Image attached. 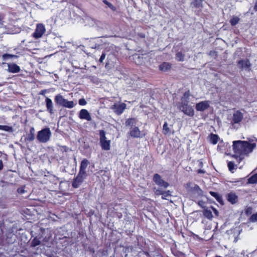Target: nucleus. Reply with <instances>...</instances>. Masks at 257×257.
Listing matches in <instances>:
<instances>
[{
    "label": "nucleus",
    "mask_w": 257,
    "mask_h": 257,
    "mask_svg": "<svg viewBox=\"0 0 257 257\" xmlns=\"http://www.w3.org/2000/svg\"><path fill=\"white\" fill-rule=\"evenodd\" d=\"M218 141V137L216 135L211 134L210 137V142L215 145L216 144Z\"/></svg>",
    "instance_id": "27"
},
{
    "label": "nucleus",
    "mask_w": 257,
    "mask_h": 257,
    "mask_svg": "<svg viewBox=\"0 0 257 257\" xmlns=\"http://www.w3.org/2000/svg\"><path fill=\"white\" fill-rule=\"evenodd\" d=\"M254 9L255 10V11H257V1L256 2V3L255 4V5L254 7Z\"/></svg>",
    "instance_id": "46"
},
{
    "label": "nucleus",
    "mask_w": 257,
    "mask_h": 257,
    "mask_svg": "<svg viewBox=\"0 0 257 257\" xmlns=\"http://www.w3.org/2000/svg\"><path fill=\"white\" fill-rule=\"evenodd\" d=\"M3 60L7 61L10 59L17 58L18 56L15 55L5 54L2 56Z\"/></svg>",
    "instance_id": "24"
},
{
    "label": "nucleus",
    "mask_w": 257,
    "mask_h": 257,
    "mask_svg": "<svg viewBox=\"0 0 257 257\" xmlns=\"http://www.w3.org/2000/svg\"><path fill=\"white\" fill-rule=\"evenodd\" d=\"M243 118V114L239 111H235L232 116V122L233 123H239Z\"/></svg>",
    "instance_id": "13"
},
{
    "label": "nucleus",
    "mask_w": 257,
    "mask_h": 257,
    "mask_svg": "<svg viewBox=\"0 0 257 257\" xmlns=\"http://www.w3.org/2000/svg\"><path fill=\"white\" fill-rule=\"evenodd\" d=\"M248 182L250 184L257 183V174H254L248 179Z\"/></svg>",
    "instance_id": "28"
},
{
    "label": "nucleus",
    "mask_w": 257,
    "mask_h": 257,
    "mask_svg": "<svg viewBox=\"0 0 257 257\" xmlns=\"http://www.w3.org/2000/svg\"><path fill=\"white\" fill-rule=\"evenodd\" d=\"M210 104L209 101H201L196 104V109L199 111H203L209 108Z\"/></svg>",
    "instance_id": "9"
},
{
    "label": "nucleus",
    "mask_w": 257,
    "mask_h": 257,
    "mask_svg": "<svg viewBox=\"0 0 257 257\" xmlns=\"http://www.w3.org/2000/svg\"><path fill=\"white\" fill-rule=\"evenodd\" d=\"M103 3L104 4H105L106 5H107L108 7H111L112 6V5L111 4H110L109 3H108L107 1L106 0H104L103 1Z\"/></svg>",
    "instance_id": "42"
},
{
    "label": "nucleus",
    "mask_w": 257,
    "mask_h": 257,
    "mask_svg": "<svg viewBox=\"0 0 257 257\" xmlns=\"http://www.w3.org/2000/svg\"><path fill=\"white\" fill-rule=\"evenodd\" d=\"M250 221L251 222H256L257 221V213L255 214H252L250 217Z\"/></svg>",
    "instance_id": "37"
},
{
    "label": "nucleus",
    "mask_w": 257,
    "mask_h": 257,
    "mask_svg": "<svg viewBox=\"0 0 257 257\" xmlns=\"http://www.w3.org/2000/svg\"><path fill=\"white\" fill-rule=\"evenodd\" d=\"M255 141L257 142V139H255Z\"/></svg>",
    "instance_id": "53"
},
{
    "label": "nucleus",
    "mask_w": 257,
    "mask_h": 257,
    "mask_svg": "<svg viewBox=\"0 0 257 257\" xmlns=\"http://www.w3.org/2000/svg\"><path fill=\"white\" fill-rule=\"evenodd\" d=\"M86 176L87 174H83L79 172L77 176L73 181L72 186L75 188H78L86 178Z\"/></svg>",
    "instance_id": "5"
},
{
    "label": "nucleus",
    "mask_w": 257,
    "mask_h": 257,
    "mask_svg": "<svg viewBox=\"0 0 257 257\" xmlns=\"http://www.w3.org/2000/svg\"><path fill=\"white\" fill-rule=\"evenodd\" d=\"M46 32V29L44 25L42 24H38L37 25L35 32L33 34V36L35 39H38L42 37Z\"/></svg>",
    "instance_id": "6"
},
{
    "label": "nucleus",
    "mask_w": 257,
    "mask_h": 257,
    "mask_svg": "<svg viewBox=\"0 0 257 257\" xmlns=\"http://www.w3.org/2000/svg\"><path fill=\"white\" fill-rule=\"evenodd\" d=\"M105 56H106L105 54L104 53H103L102 54V55H101V57H100V59H99V61L100 63H102V62L103 61V60L105 59Z\"/></svg>",
    "instance_id": "39"
},
{
    "label": "nucleus",
    "mask_w": 257,
    "mask_h": 257,
    "mask_svg": "<svg viewBox=\"0 0 257 257\" xmlns=\"http://www.w3.org/2000/svg\"><path fill=\"white\" fill-rule=\"evenodd\" d=\"M153 191H154L155 194L156 195H158V196H159V195H163V194L164 192V191H163L161 189H160V188H157V187L154 188H153Z\"/></svg>",
    "instance_id": "33"
},
{
    "label": "nucleus",
    "mask_w": 257,
    "mask_h": 257,
    "mask_svg": "<svg viewBox=\"0 0 257 257\" xmlns=\"http://www.w3.org/2000/svg\"><path fill=\"white\" fill-rule=\"evenodd\" d=\"M34 139H35L34 134L32 135L31 134H30L28 137V140L30 141H33L34 140Z\"/></svg>",
    "instance_id": "40"
},
{
    "label": "nucleus",
    "mask_w": 257,
    "mask_h": 257,
    "mask_svg": "<svg viewBox=\"0 0 257 257\" xmlns=\"http://www.w3.org/2000/svg\"><path fill=\"white\" fill-rule=\"evenodd\" d=\"M198 173H204V171L202 170H198Z\"/></svg>",
    "instance_id": "51"
},
{
    "label": "nucleus",
    "mask_w": 257,
    "mask_h": 257,
    "mask_svg": "<svg viewBox=\"0 0 257 257\" xmlns=\"http://www.w3.org/2000/svg\"><path fill=\"white\" fill-rule=\"evenodd\" d=\"M176 59L180 61H183L184 59V55L181 52H178L176 54Z\"/></svg>",
    "instance_id": "35"
},
{
    "label": "nucleus",
    "mask_w": 257,
    "mask_h": 257,
    "mask_svg": "<svg viewBox=\"0 0 257 257\" xmlns=\"http://www.w3.org/2000/svg\"><path fill=\"white\" fill-rule=\"evenodd\" d=\"M79 117L81 119H85L87 121H90L92 119L90 113L85 109H82L80 111Z\"/></svg>",
    "instance_id": "11"
},
{
    "label": "nucleus",
    "mask_w": 257,
    "mask_h": 257,
    "mask_svg": "<svg viewBox=\"0 0 257 257\" xmlns=\"http://www.w3.org/2000/svg\"><path fill=\"white\" fill-rule=\"evenodd\" d=\"M137 120L135 118H131L127 119L125 121L126 126H135L136 124Z\"/></svg>",
    "instance_id": "21"
},
{
    "label": "nucleus",
    "mask_w": 257,
    "mask_h": 257,
    "mask_svg": "<svg viewBox=\"0 0 257 257\" xmlns=\"http://www.w3.org/2000/svg\"><path fill=\"white\" fill-rule=\"evenodd\" d=\"M30 132V134H31L32 135L34 134V132H35L34 128V127L31 128Z\"/></svg>",
    "instance_id": "44"
},
{
    "label": "nucleus",
    "mask_w": 257,
    "mask_h": 257,
    "mask_svg": "<svg viewBox=\"0 0 257 257\" xmlns=\"http://www.w3.org/2000/svg\"><path fill=\"white\" fill-rule=\"evenodd\" d=\"M74 105L75 104L73 101H68L66 99L63 106L68 108H72Z\"/></svg>",
    "instance_id": "25"
},
{
    "label": "nucleus",
    "mask_w": 257,
    "mask_h": 257,
    "mask_svg": "<svg viewBox=\"0 0 257 257\" xmlns=\"http://www.w3.org/2000/svg\"><path fill=\"white\" fill-rule=\"evenodd\" d=\"M130 135L133 138H143L144 135L141 133L138 127H132L129 133Z\"/></svg>",
    "instance_id": "10"
},
{
    "label": "nucleus",
    "mask_w": 257,
    "mask_h": 257,
    "mask_svg": "<svg viewBox=\"0 0 257 257\" xmlns=\"http://www.w3.org/2000/svg\"><path fill=\"white\" fill-rule=\"evenodd\" d=\"M228 167L229 169V170L232 172V170L234 168V164L232 162H229L228 163Z\"/></svg>",
    "instance_id": "36"
},
{
    "label": "nucleus",
    "mask_w": 257,
    "mask_h": 257,
    "mask_svg": "<svg viewBox=\"0 0 257 257\" xmlns=\"http://www.w3.org/2000/svg\"><path fill=\"white\" fill-rule=\"evenodd\" d=\"M199 166H200V167H202V166H203V163H202V161H199Z\"/></svg>",
    "instance_id": "49"
},
{
    "label": "nucleus",
    "mask_w": 257,
    "mask_h": 257,
    "mask_svg": "<svg viewBox=\"0 0 257 257\" xmlns=\"http://www.w3.org/2000/svg\"><path fill=\"white\" fill-rule=\"evenodd\" d=\"M66 99H65L61 95L58 94L56 95L55 97V102L59 105L63 106L65 101Z\"/></svg>",
    "instance_id": "18"
},
{
    "label": "nucleus",
    "mask_w": 257,
    "mask_h": 257,
    "mask_svg": "<svg viewBox=\"0 0 257 257\" xmlns=\"http://www.w3.org/2000/svg\"><path fill=\"white\" fill-rule=\"evenodd\" d=\"M153 181L156 185L163 188H167L169 186V183L165 181L158 174L154 175Z\"/></svg>",
    "instance_id": "7"
},
{
    "label": "nucleus",
    "mask_w": 257,
    "mask_h": 257,
    "mask_svg": "<svg viewBox=\"0 0 257 257\" xmlns=\"http://www.w3.org/2000/svg\"><path fill=\"white\" fill-rule=\"evenodd\" d=\"M190 95V94L189 91L185 92L183 95V96L181 98V102L186 103V100H187L189 101V98Z\"/></svg>",
    "instance_id": "31"
},
{
    "label": "nucleus",
    "mask_w": 257,
    "mask_h": 257,
    "mask_svg": "<svg viewBox=\"0 0 257 257\" xmlns=\"http://www.w3.org/2000/svg\"><path fill=\"white\" fill-rule=\"evenodd\" d=\"M8 71L9 72L16 73L20 71V67L15 63H8Z\"/></svg>",
    "instance_id": "15"
},
{
    "label": "nucleus",
    "mask_w": 257,
    "mask_h": 257,
    "mask_svg": "<svg viewBox=\"0 0 257 257\" xmlns=\"http://www.w3.org/2000/svg\"><path fill=\"white\" fill-rule=\"evenodd\" d=\"M87 104L86 101L84 98H81L79 100V104L80 105H85Z\"/></svg>",
    "instance_id": "38"
},
{
    "label": "nucleus",
    "mask_w": 257,
    "mask_h": 257,
    "mask_svg": "<svg viewBox=\"0 0 257 257\" xmlns=\"http://www.w3.org/2000/svg\"><path fill=\"white\" fill-rule=\"evenodd\" d=\"M198 204L199 205L203 207V202L202 201H199L198 202Z\"/></svg>",
    "instance_id": "50"
},
{
    "label": "nucleus",
    "mask_w": 257,
    "mask_h": 257,
    "mask_svg": "<svg viewBox=\"0 0 257 257\" xmlns=\"http://www.w3.org/2000/svg\"><path fill=\"white\" fill-rule=\"evenodd\" d=\"M212 210H213L214 213H215V214L217 216L218 215V212L216 210V209H215L214 208H212Z\"/></svg>",
    "instance_id": "43"
},
{
    "label": "nucleus",
    "mask_w": 257,
    "mask_h": 257,
    "mask_svg": "<svg viewBox=\"0 0 257 257\" xmlns=\"http://www.w3.org/2000/svg\"><path fill=\"white\" fill-rule=\"evenodd\" d=\"M171 68V65L169 63L167 62H164L162 64H161L159 66L160 70L163 71H166L170 69Z\"/></svg>",
    "instance_id": "19"
},
{
    "label": "nucleus",
    "mask_w": 257,
    "mask_h": 257,
    "mask_svg": "<svg viewBox=\"0 0 257 257\" xmlns=\"http://www.w3.org/2000/svg\"><path fill=\"white\" fill-rule=\"evenodd\" d=\"M41 243V241L37 238V237H35L32 241L31 245L32 247H36L39 245Z\"/></svg>",
    "instance_id": "30"
},
{
    "label": "nucleus",
    "mask_w": 257,
    "mask_h": 257,
    "mask_svg": "<svg viewBox=\"0 0 257 257\" xmlns=\"http://www.w3.org/2000/svg\"><path fill=\"white\" fill-rule=\"evenodd\" d=\"M204 215L208 219L212 217V214L210 210L205 209L203 212Z\"/></svg>",
    "instance_id": "32"
},
{
    "label": "nucleus",
    "mask_w": 257,
    "mask_h": 257,
    "mask_svg": "<svg viewBox=\"0 0 257 257\" xmlns=\"http://www.w3.org/2000/svg\"><path fill=\"white\" fill-rule=\"evenodd\" d=\"M3 168V161L0 160V170H1Z\"/></svg>",
    "instance_id": "45"
},
{
    "label": "nucleus",
    "mask_w": 257,
    "mask_h": 257,
    "mask_svg": "<svg viewBox=\"0 0 257 257\" xmlns=\"http://www.w3.org/2000/svg\"><path fill=\"white\" fill-rule=\"evenodd\" d=\"M238 67L242 70H246L249 68L251 64L247 59L240 60L237 62Z\"/></svg>",
    "instance_id": "12"
},
{
    "label": "nucleus",
    "mask_w": 257,
    "mask_h": 257,
    "mask_svg": "<svg viewBox=\"0 0 257 257\" xmlns=\"http://www.w3.org/2000/svg\"><path fill=\"white\" fill-rule=\"evenodd\" d=\"M210 194L214 198H215L218 202L221 203L222 202V197L217 193L210 191Z\"/></svg>",
    "instance_id": "22"
},
{
    "label": "nucleus",
    "mask_w": 257,
    "mask_h": 257,
    "mask_svg": "<svg viewBox=\"0 0 257 257\" xmlns=\"http://www.w3.org/2000/svg\"><path fill=\"white\" fill-rule=\"evenodd\" d=\"M240 20V19L236 16H233L230 20V23L232 26H235L237 24Z\"/></svg>",
    "instance_id": "26"
},
{
    "label": "nucleus",
    "mask_w": 257,
    "mask_h": 257,
    "mask_svg": "<svg viewBox=\"0 0 257 257\" xmlns=\"http://www.w3.org/2000/svg\"><path fill=\"white\" fill-rule=\"evenodd\" d=\"M203 0H194L191 3V6L196 8H200L202 6Z\"/></svg>",
    "instance_id": "20"
},
{
    "label": "nucleus",
    "mask_w": 257,
    "mask_h": 257,
    "mask_svg": "<svg viewBox=\"0 0 257 257\" xmlns=\"http://www.w3.org/2000/svg\"><path fill=\"white\" fill-rule=\"evenodd\" d=\"M250 209H250V208H247V209L246 210V211H245L246 213V214H248V213H249V212L250 211Z\"/></svg>",
    "instance_id": "47"
},
{
    "label": "nucleus",
    "mask_w": 257,
    "mask_h": 257,
    "mask_svg": "<svg viewBox=\"0 0 257 257\" xmlns=\"http://www.w3.org/2000/svg\"><path fill=\"white\" fill-rule=\"evenodd\" d=\"M186 103L181 102V105L179 106V109L183 111L185 114L193 116L194 114V111L192 107L188 105V101L186 100Z\"/></svg>",
    "instance_id": "4"
},
{
    "label": "nucleus",
    "mask_w": 257,
    "mask_h": 257,
    "mask_svg": "<svg viewBox=\"0 0 257 257\" xmlns=\"http://www.w3.org/2000/svg\"><path fill=\"white\" fill-rule=\"evenodd\" d=\"M100 144L102 150L108 151L110 149L111 141L108 140L105 136V132L103 130L99 131Z\"/></svg>",
    "instance_id": "3"
},
{
    "label": "nucleus",
    "mask_w": 257,
    "mask_h": 257,
    "mask_svg": "<svg viewBox=\"0 0 257 257\" xmlns=\"http://www.w3.org/2000/svg\"><path fill=\"white\" fill-rule=\"evenodd\" d=\"M162 195V198L163 199H167V197L171 196V192L169 190L167 191H164V193Z\"/></svg>",
    "instance_id": "34"
},
{
    "label": "nucleus",
    "mask_w": 257,
    "mask_h": 257,
    "mask_svg": "<svg viewBox=\"0 0 257 257\" xmlns=\"http://www.w3.org/2000/svg\"><path fill=\"white\" fill-rule=\"evenodd\" d=\"M253 140L248 139L247 141H235L233 142L234 152L239 156L247 155L251 153L255 148L256 144L252 143Z\"/></svg>",
    "instance_id": "1"
},
{
    "label": "nucleus",
    "mask_w": 257,
    "mask_h": 257,
    "mask_svg": "<svg viewBox=\"0 0 257 257\" xmlns=\"http://www.w3.org/2000/svg\"><path fill=\"white\" fill-rule=\"evenodd\" d=\"M226 197L228 201L232 204H235L238 201V196L234 192H230L228 193L226 195Z\"/></svg>",
    "instance_id": "14"
},
{
    "label": "nucleus",
    "mask_w": 257,
    "mask_h": 257,
    "mask_svg": "<svg viewBox=\"0 0 257 257\" xmlns=\"http://www.w3.org/2000/svg\"><path fill=\"white\" fill-rule=\"evenodd\" d=\"M51 135L50 128L46 127L38 132L37 138L40 142L45 143L50 140Z\"/></svg>",
    "instance_id": "2"
},
{
    "label": "nucleus",
    "mask_w": 257,
    "mask_h": 257,
    "mask_svg": "<svg viewBox=\"0 0 257 257\" xmlns=\"http://www.w3.org/2000/svg\"><path fill=\"white\" fill-rule=\"evenodd\" d=\"M88 163L89 162L87 159H83L80 165L79 172L82 173L83 174H87L86 172V169L87 167Z\"/></svg>",
    "instance_id": "17"
},
{
    "label": "nucleus",
    "mask_w": 257,
    "mask_h": 257,
    "mask_svg": "<svg viewBox=\"0 0 257 257\" xmlns=\"http://www.w3.org/2000/svg\"><path fill=\"white\" fill-rule=\"evenodd\" d=\"M3 17L0 16V24H2Z\"/></svg>",
    "instance_id": "48"
},
{
    "label": "nucleus",
    "mask_w": 257,
    "mask_h": 257,
    "mask_svg": "<svg viewBox=\"0 0 257 257\" xmlns=\"http://www.w3.org/2000/svg\"><path fill=\"white\" fill-rule=\"evenodd\" d=\"M125 108L126 104L124 103H115L111 107V109L117 115L122 114Z\"/></svg>",
    "instance_id": "8"
},
{
    "label": "nucleus",
    "mask_w": 257,
    "mask_h": 257,
    "mask_svg": "<svg viewBox=\"0 0 257 257\" xmlns=\"http://www.w3.org/2000/svg\"><path fill=\"white\" fill-rule=\"evenodd\" d=\"M18 191L20 193H21V194H23V193H25V191L24 188H19V189H18Z\"/></svg>",
    "instance_id": "41"
},
{
    "label": "nucleus",
    "mask_w": 257,
    "mask_h": 257,
    "mask_svg": "<svg viewBox=\"0 0 257 257\" xmlns=\"http://www.w3.org/2000/svg\"><path fill=\"white\" fill-rule=\"evenodd\" d=\"M233 231H236L237 232H239V230L236 229H234Z\"/></svg>",
    "instance_id": "52"
},
{
    "label": "nucleus",
    "mask_w": 257,
    "mask_h": 257,
    "mask_svg": "<svg viewBox=\"0 0 257 257\" xmlns=\"http://www.w3.org/2000/svg\"><path fill=\"white\" fill-rule=\"evenodd\" d=\"M163 133L164 135H168L171 134V130L170 128L168 127V123L167 122H165L164 123L163 127Z\"/></svg>",
    "instance_id": "23"
},
{
    "label": "nucleus",
    "mask_w": 257,
    "mask_h": 257,
    "mask_svg": "<svg viewBox=\"0 0 257 257\" xmlns=\"http://www.w3.org/2000/svg\"><path fill=\"white\" fill-rule=\"evenodd\" d=\"M0 130H3V131H5L6 132H13V127L9 126L8 125H0Z\"/></svg>",
    "instance_id": "29"
},
{
    "label": "nucleus",
    "mask_w": 257,
    "mask_h": 257,
    "mask_svg": "<svg viewBox=\"0 0 257 257\" xmlns=\"http://www.w3.org/2000/svg\"><path fill=\"white\" fill-rule=\"evenodd\" d=\"M45 102L46 103V107L47 110L51 113L52 114L54 112L53 111V104L52 100L46 97L45 99Z\"/></svg>",
    "instance_id": "16"
}]
</instances>
